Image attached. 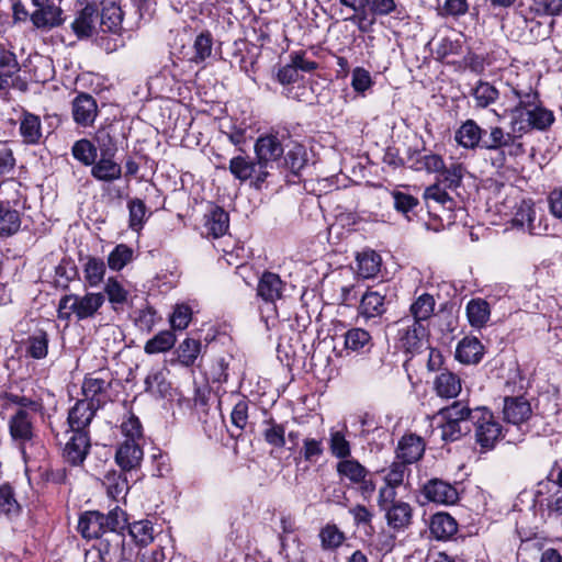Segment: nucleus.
<instances>
[{"label":"nucleus","instance_id":"30","mask_svg":"<svg viewBox=\"0 0 562 562\" xmlns=\"http://www.w3.org/2000/svg\"><path fill=\"white\" fill-rule=\"evenodd\" d=\"M484 356V346L474 336H465L456 348V359L463 364H477Z\"/></svg>","mask_w":562,"mask_h":562},{"label":"nucleus","instance_id":"14","mask_svg":"<svg viewBox=\"0 0 562 562\" xmlns=\"http://www.w3.org/2000/svg\"><path fill=\"white\" fill-rule=\"evenodd\" d=\"M19 134L25 146H38L44 143L43 126L40 115L22 109L19 115Z\"/></svg>","mask_w":562,"mask_h":562},{"label":"nucleus","instance_id":"12","mask_svg":"<svg viewBox=\"0 0 562 562\" xmlns=\"http://www.w3.org/2000/svg\"><path fill=\"white\" fill-rule=\"evenodd\" d=\"M99 114L98 102L88 92H77L71 101V115L74 122L80 127H90Z\"/></svg>","mask_w":562,"mask_h":562},{"label":"nucleus","instance_id":"18","mask_svg":"<svg viewBox=\"0 0 562 562\" xmlns=\"http://www.w3.org/2000/svg\"><path fill=\"white\" fill-rule=\"evenodd\" d=\"M286 283L278 273L263 271L257 284V296L265 303L274 305L278 300L284 296Z\"/></svg>","mask_w":562,"mask_h":562},{"label":"nucleus","instance_id":"61","mask_svg":"<svg viewBox=\"0 0 562 562\" xmlns=\"http://www.w3.org/2000/svg\"><path fill=\"white\" fill-rule=\"evenodd\" d=\"M101 519V512L99 510H87L79 516L78 531L85 539H94L100 537L99 524Z\"/></svg>","mask_w":562,"mask_h":562},{"label":"nucleus","instance_id":"54","mask_svg":"<svg viewBox=\"0 0 562 562\" xmlns=\"http://www.w3.org/2000/svg\"><path fill=\"white\" fill-rule=\"evenodd\" d=\"M339 2L355 12L350 20L357 23L360 32L368 33L372 30L374 21H369L368 19V0H339Z\"/></svg>","mask_w":562,"mask_h":562},{"label":"nucleus","instance_id":"60","mask_svg":"<svg viewBox=\"0 0 562 562\" xmlns=\"http://www.w3.org/2000/svg\"><path fill=\"white\" fill-rule=\"evenodd\" d=\"M381 257L374 250L363 251L357 256L358 274L363 279L375 277L380 271Z\"/></svg>","mask_w":562,"mask_h":562},{"label":"nucleus","instance_id":"58","mask_svg":"<svg viewBox=\"0 0 562 562\" xmlns=\"http://www.w3.org/2000/svg\"><path fill=\"white\" fill-rule=\"evenodd\" d=\"M71 155L82 166L91 167L98 158L97 146L88 138H80L72 144Z\"/></svg>","mask_w":562,"mask_h":562},{"label":"nucleus","instance_id":"8","mask_svg":"<svg viewBox=\"0 0 562 562\" xmlns=\"http://www.w3.org/2000/svg\"><path fill=\"white\" fill-rule=\"evenodd\" d=\"M419 494L424 497L423 503L454 505L460 499L457 486L439 477L427 480L420 486Z\"/></svg>","mask_w":562,"mask_h":562},{"label":"nucleus","instance_id":"24","mask_svg":"<svg viewBox=\"0 0 562 562\" xmlns=\"http://www.w3.org/2000/svg\"><path fill=\"white\" fill-rule=\"evenodd\" d=\"M8 426L12 440L21 445L31 441L34 437L32 414L26 409H16L10 417Z\"/></svg>","mask_w":562,"mask_h":562},{"label":"nucleus","instance_id":"41","mask_svg":"<svg viewBox=\"0 0 562 562\" xmlns=\"http://www.w3.org/2000/svg\"><path fill=\"white\" fill-rule=\"evenodd\" d=\"M318 539L324 552H336L347 540V537L335 522H327L319 529Z\"/></svg>","mask_w":562,"mask_h":562},{"label":"nucleus","instance_id":"28","mask_svg":"<svg viewBox=\"0 0 562 562\" xmlns=\"http://www.w3.org/2000/svg\"><path fill=\"white\" fill-rule=\"evenodd\" d=\"M74 300L75 316L78 321L92 318L105 302L101 292H87L82 296L74 294Z\"/></svg>","mask_w":562,"mask_h":562},{"label":"nucleus","instance_id":"45","mask_svg":"<svg viewBox=\"0 0 562 562\" xmlns=\"http://www.w3.org/2000/svg\"><path fill=\"white\" fill-rule=\"evenodd\" d=\"M113 311L120 312L128 300V291L124 288L117 277H109L104 283L103 292Z\"/></svg>","mask_w":562,"mask_h":562},{"label":"nucleus","instance_id":"19","mask_svg":"<svg viewBox=\"0 0 562 562\" xmlns=\"http://www.w3.org/2000/svg\"><path fill=\"white\" fill-rule=\"evenodd\" d=\"M99 19V8L94 2H87L79 10L75 20L70 24V29L78 40H86L95 33V23Z\"/></svg>","mask_w":562,"mask_h":562},{"label":"nucleus","instance_id":"34","mask_svg":"<svg viewBox=\"0 0 562 562\" xmlns=\"http://www.w3.org/2000/svg\"><path fill=\"white\" fill-rule=\"evenodd\" d=\"M434 390L441 398H454L461 392V379L449 369H443L435 378Z\"/></svg>","mask_w":562,"mask_h":562},{"label":"nucleus","instance_id":"31","mask_svg":"<svg viewBox=\"0 0 562 562\" xmlns=\"http://www.w3.org/2000/svg\"><path fill=\"white\" fill-rule=\"evenodd\" d=\"M115 157L100 156L91 166V177L100 182L112 183L122 178V166L114 160Z\"/></svg>","mask_w":562,"mask_h":562},{"label":"nucleus","instance_id":"56","mask_svg":"<svg viewBox=\"0 0 562 562\" xmlns=\"http://www.w3.org/2000/svg\"><path fill=\"white\" fill-rule=\"evenodd\" d=\"M368 468L366 465L353 457L336 463L337 476L345 487L348 486V483H351V481H355L359 475H361Z\"/></svg>","mask_w":562,"mask_h":562},{"label":"nucleus","instance_id":"40","mask_svg":"<svg viewBox=\"0 0 562 562\" xmlns=\"http://www.w3.org/2000/svg\"><path fill=\"white\" fill-rule=\"evenodd\" d=\"M126 473L127 472H123L122 470H111L102 480L108 496L115 502L124 499L130 491Z\"/></svg>","mask_w":562,"mask_h":562},{"label":"nucleus","instance_id":"3","mask_svg":"<svg viewBox=\"0 0 562 562\" xmlns=\"http://www.w3.org/2000/svg\"><path fill=\"white\" fill-rule=\"evenodd\" d=\"M471 427L481 452L494 450L496 445L505 438V428L486 406L472 408Z\"/></svg>","mask_w":562,"mask_h":562},{"label":"nucleus","instance_id":"1","mask_svg":"<svg viewBox=\"0 0 562 562\" xmlns=\"http://www.w3.org/2000/svg\"><path fill=\"white\" fill-rule=\"evenodd\" d=\"M513 95L517 99L516 104L505 110L509 116L510 130L524 135L536 132H548L555 123V115L552 110L544 106L540 92L529 87L528 89L512 88Z\"/></svg>","mask_w":562,"mask_h":562},{"label":"nucleus","instance_id":"16","mask_svg":"<svg viewBox=\"0 0 562 562\" xmlns=\"http://www.w3.org/2000/svg\"><path fill=\"white\" fill-rule=\"evenodd\" d=\"M426 449V442L423 437L414 434H404L395 449L396 459L411 465L423 459Z\"/></svg>","mask_w":562,"mask_h":562},{"label":"nucleus","instance_id":"2","mask_svg":"<svg viewBox=\"0 0 562 562\" xmlns=\"http://www.w3.org/2000/svg\"><path fill=\"white\" fill-rule=\"evenodd\" d=\"M99 533L93 549L98 552L100 562H121L125 557L126 513L119 506L109 513H101Z\"/></svg>","mask_w":562,"mask_h":562},{"label":"nucleus","instance_id":"6","mask_svg":"<svg viewBox=\"0 0 562 562\" xmlns=\"http://www.w3.org/2000/svg\"><path fill=\"white\" fill-rule=\"evenodd\" d=\"M55 440L64 463L71 468L83 465L92 447L91 431L66 428L61 436L55 435Z\"/></svg>","mask_w":562,"mask_h":562},{"label":"nucleus","instance_id":"21","mask_svg":"<svg viewBox=\"0 0 562 562\" xmlns=\"http://www.w3.org/2000/svg\"><path fill=\"white\" fill-rule=\"evenodd\" d=\"M98 411H100V408H97L87 400H77L74 406L68 409L66 419L67 428L90 431V425Z\"/></svg>","mask_w":562,"mask_h":562},{"label":"nucleus","instance_id":"55","mask_svg":"<svg viewBox=\"0 0 562 562\" xmlns=\"http://www.w3.org/2000/svg\"><path fill=\"white\" fill-rule=\"evenodd\" d=\"M0 398L7 401L9 404L16 405L19 407L18 409L29 411L30 414H40L43 416L45 413V405L42 397L31 398L12 392H3Z\"/></svg>","mask_w":562,"mask_h":562},{"label":"nucleus","instance_id":"48","mask_svg":"<svg viewBox=\"0 0 562 562\" xmlns=\"http://www.w3.org/2000/svg\"><path fill=\"white\" fill-rule=\"evenodd\" d=\"M145 392L157 398L172 396L171 383L167 380L162 370L150 371L145 379Z\"/></svg>","mask_w":562,"mask_h":562},{"label":"nucleus","instance_id":"46","mask_svg":"<svg viewBox=\"0 0 562 562\" xmlns=\"http://www.w3.org/2000/svg\"><path fill=\"white\" fill-rule=\"evenodd\" d=\"M367 12L369 21H374L376 18L395 15L400 18L404 12V7L398 0H368Z\"/></svg>","mask_w":562,"mask_h":562},{"label":"nucleus","instance_id":"32","mask_svg":"<svg viewBox=\"0 0 562 562\" xmlns=\"http://www.w3.org/2000/svg\"><path fill=\"white\" fill-rule=\"evenodd\" d=\"M519 12L526 22L537 16H559L562 14V0H531L527 8L521 4Z\"/></svg>","mask_w":562,"mask_h":562},{"label":"nucleus","instance_id":"29","mask_svg":"<svg viewBox=\"0 0 562 562\" xmlns=\"http://www.w3.org/2000/svg\"><path fill=\"white\" fill-rule=\"evenodd\" d=\"M383 512L387 526L395 531L404 530L413 522V507L404 501H397Z\"/></svg>","mask_w":562,"mask_h":562},{"label":"nucleus","instance_id":"50","mask_svg":"<svg viewBox=\"0 0 562 562\" xmlns=\"http://www.w3.org/2000/svg\"><path fill=\"white\" fill-rule=\"evenodd\" d=\"M85 259L86 261L82 266L85 281L89 286L95 288L104 280L106 263L102 258L91 255L86 256Z\"/></svg>","mask_w":562,"mask_h":562},{"label":"nucleus","instance_id":"37","mask_svg":"<svg viewBox=\"0 0 562 562\" xmlns=\"http://www.w3.org/2000/svg\"><path fill=\"white\" fill-rule=\"evenodd\" d=\"M24 355L34 360L45 359L48 355L49 336L42 328L35 329L23 341Z\"/></svg>","mask_w":562,"mask_h":562},{"label":"nucleus","instance_id":"57","mask_svg":"<svg viewBox=\"0 0 562 562\" xmlns=\"http://www.w3.org/2000/svg\"><path fill=\"white\" fill-rule=\"evenodd\" d=\"M134 260V249L127 244H117L108 255L110 270L120 272Z\"/></svg>","mask_w":562,"mask_h":562},{"label":"nucleus","instance_id":"44","mask_svg":"<svg viewBox=\"0 0 562 562\" xmlns=\"http://www.w3.org/2000/svg\"><path fill=\"white\" fill-rule=\"evenodd\" d=\"M55 277L54 286L61 291H68L70 283L79 278V270L74 259L63 257L55 267Z\"/></svg>","mask_w":562,"mask_h":562},{"label":"nucleus","instance_id":"11","mask_svg":"<svg viewBox=\"0 0 562 562\" xmlns=\"http://www.w3.org/2000/svg\"><path fill=\"white\" fill-rule=\"evenodd\" d=\"M502 414L505 423L520 426L530 419L531 404L525 394H506L503 398Z\"/></svg>","mask_w":562,"mask_h":562},{"label":"nucleus","instance_id":"49","mask_svg":"<svg viewBox=\"0 0 562 562\" xmlns=\"http://www.w3.org/2000/svg\"><path fill=\"white\" fill-rule=\"evenodd\" d=\"M465 167L462 162H452L449 166L443 164V168L436 171L437 182L442 184L445 189L457 190L462 184Z\"/></svg>","mask_w":562,"mask_h":562},{"label":"nucleus","instance_id":"62","mask_svg":"<svg viewBox=\"0 0 562 562\" xmlns=\"http://www.w3.org/2000/svg\"><path fill=\"white\" fill-rule=\"evenodd\" d=\"M329 451L338 461L348 460L351 456V443L341 430L330 429L328 439Z\"/></svg>","mask_w":562,"mask_h":562},{"label":"nucleus","instance_id":"47","mask_svg":"<svg viewBox=\"0 0 562 562\" xmlns=\"http://www.w3.org/2000/svg\"><path fill=\"white\" fill-rule=\"evenodd\" d=\"M469 324L474 328H482L490 321L491 307L486 300L471 299L465 307Z\"/></svg>","mask_w":562,"mask_h":562},{"label":"nucleus","instance_id":"36","mask_svg":"<svg viewBox=\"0 0 562 562\" xmlns=\"http://www.w3.org/2000/svg\"><path fill=\"white\" fill-rule=\"evenodd\" d=\"M21 213L11 206L10 201L0 200V238H9L21 229Z\"/></svg>","mask_w":562,"mask_h":562},{"label":"nucleus","instance_id":"59","mask_svg":"<svg viewBox=\"0 0 562 562\" xmlns=\"http://www.w3.org/2000/svg\"><path fill=\"white\" fill-rule=\"evenodd\" d=\"M133 541L140 546H148L154 540V526L153 522L145 519L130 524L127 521L126 529Z\"/></svg>","mask_w":562,"mask_h":562},{"label":"nucleus","instance_id":"27","mask_svg":"<svg viewBox=\"0 0 562 562\" xmlns=\"http://www.w3.org/2000/svg\"><path fill=\"white\" fill-rule=\"evenodd\" d=\"M101 7V11H99L101 32L119 34L122 30L124 15L121 7L111 0L102 1Z\"/></svg>","mask_w":562,"mask_h":562},{"label":"nucleus","instance_id":"43","mask_svg":"<svg viewBox=\"0 0 562 562\" xmlns=\"http://www.w3.org/2000/svg\"><path fill=\"white\" fill-rule=\"evenodd\" d=\"M93 140L95 143L97 150H100V156L115 157L119 150V146L115 126L113 124H109L98 128V131L94 134Z\"/></svg>","mask_w":562,"mask_h":562},{"label":"nucleus","instance_id":"13","mask_svg":"<svg viewBox=\"0 0 562 562\" xmlns=\"http://www.w3.org/2000/svg\"><path fill=\"white\" fill-rule=\"evenodd\" d=\"M256 158L269 170L274 161L280 160L284 154V147L278 134L260 135L254 146Z\"/></svg>","mask_w":562,"mask_h":562},{"label":"nucleus","instance_id":"25","mask_svg":"<svg viewBox=\"0 0 562 562\" xmlns=\"http://www.w3.org/2000/svg\"><path fill=\"white\" fill-rule=\"evenodd\" d=\"M35 8L31 15V23L36 30H52L65 22L60 7L46 3Z\"/></svg>","mask_w":562,"mask_h":562},{"label":"nucleus","instance_id":"5","mask_svg":"<svg viewBox=\"0 0 562 562\" xmlns=\"http://www.w3.org/2000/svg\"><path fill=\"white\" fill-rule=\"evenodd\" d=\"M472 408L463 401H454L451 405L439 411V416L443 423L439 426L441 429V439L445 442H454L472 431L471 427Z\"/></svg>","mask_w":562,"mask_h":562},{"label":"nucleus","instance_id":"42","mask_svg":"<svg viewBox=\"0 0 562 562\" xmlns=\"http://www.w3.org/2000/svg\"><path fill=\"white\" fill-rule=\"evenodd\" d=\"M345 348L350 351L367 353L373 347L371 334L363 328L353 327L348 329L345 335Z\"/></svg>","mask_w":562,"mask_h":562},{"label":"nucleus","instance_id":"51","mask_svg":"<svg viewBox=\"0 0 562 562\" xmlns=\"http://www.w3.org/2000/svg\"><path fill=\"white\" fill-rule=\"evenodd\" d=\"M470 94L475 101L476 109H486L499 98L498 89L485 80H479L471 89Z\"/></svg>","mask_w":562,"mask_h":562},{"label":"nucleus","instance_id":"38","mask_svg":"<svg viewBox=\"0 0 562 562\" xmlns=\"http://www.w3.org/2000/svg\"><path fill=\"white\" fill-rule=\"evenodd\" d=\"M22 512L23 507L16 498L14 487L9 482L0 484V517L13 521Z\"/></svg>","mask_w":562,"mask_h":562},{"label":"nucleus","instance_id":"53","mask_svg":"<svg viewBox=\"0 0 562 562\" xmlns=\"http://www.w3.org/2000/svg\"><path fill=\"white\" fill-rule=\"evenodd\" d=\"M231 348L228 347L224 355L215 357L210 366L206 374L212 383L223 384L228 381V369L231 361L234 359Z\"/></svg>","mask_w":562,"mask_h":562},{"label":"nucleus","instance_id":"23","mask_svg":"<svg viewBox=\"0 0 562 562\" xmlns=\"http://www.w3.org/2000/svg\"><path fill=\"white\" fill-rule=\"evenodd\" d=\"M109 387H111V381L106 382L102 378L86 375L81 385V392L85 396L82 400H87L97 408L102 409L111 401L108 392Z\"/></svg>","mask_w":562,"mask_h":562},{"label":"nucleus","instance_id":"22","mask_svg":"<svg viewBox=\"0 0 562 562\" xmlns=\"http://www.w3.org/2000/svg\"><path fill=\"white\" fill-rule=\"evenodd\" d=\"M484 136H486V130L482 128L473 119L462 122L454 132V140L467 150L482 149Z\"/></svg>","mask_w":562,"mask_h":562},{"label":"nucleus","instance_id":"7","mask_svg":"<svg viewBox=\"0 0 562 562\" xmlns=\"http://www.w3.org/2000/svg\"><path fill=\"white\" fill-rule=\"evenodd\" d=\"M228 170L234 179L240 183L249 182V186L256 190H261L266 184L269 170L255 157L248 155H238L229 160Z\"/></svg>","mask_w":562,"mask_h":562},{"label":"nucleus","instance_id":"20","mask_svg":"<svg viewBox=\"0 0 562 562\" xmlns=\"http://www.w3.org/2000/svg\"><path fill=\"white\" fill-rule=\"evenodd\" d=\"M406 162L412 170L426 171L427 173H434L443 168L442 156L426 148H408Z\"/></svg>","mask_w":562,"mask_h":562},{"label":"nucleus","instance_id":"26","mask_svg":"<svg viewBox=\"0 0 562 562\" xmlns=\"http://www.w3.org/2000/svg\"><path fill=\"white\" fill-rule=\"evenodd\" d=\"M387 311L385 294L369 288L360 297L358 316L371 319L381 317Z\"/></svg>","mask_w":562,"mask_h":562},{"label":"nucleus","instance_id":"15","mask_svg":"<svg viewBox=\"0 0 562 562\" xmlns=\"http://www.w3.org/2000/svg\"><path fill=\"white\" fill-rule=\"evenodd\" d=\"M144 459L142 441L123 440L115 450L114 460L123 472H131L140 468Z\"/></svg>","mask_w":562,"mask_h":562},{"label":"nucleus","instance_id":"35","mask_svg":"<svg viewBox=\"0 0 562 562\" xmlns=\"http://www.w3.org/2000/svg\"><path fill=\"white\" fill-rule=\"evenodd\" d=\"M391 196L394 210L408 222L414 221L423 209L419 199L411 193L393 190Z\"/></svg>","mask_w":562,"mask_h":562},{"label":"nucleus","instance_id":"52","mask_svg":"<svg viewBox=\"0 0 562 562\" xmlns=\"http://www.w3.org/2000/svg\"><path fill=\"white\" fill-rule=\"evenodd\" d=\"M435 299L429 293H423L416 297L409 306V313L413 317V322L423 323L429 321L435 311Z\"/></svg>","mask_w":562,"mask_h":562},{"label":"nucleus","instance_id":"10","mask_svg":"<svg viewBox=\"0 0 562 562\" xmlns=\"http://www.w3.org/2000/svg\"><path fill=\"white\" fill-rule=\"evenodd\" d=\"M429 537L440 542L457 541L459 538V522L447 512H437L428 520Z\"/></svg>","mask_w":562,"mask_h":562},{"label":"nucleus","instance_id":"33","mask_svg":"<svg viewBox=\"0 0 562 562\" xmlns=\"http://www.w3.org/2000/svg\"><path fill=\"white\" fill-rule=\"evenodd\" d=\"M204 218V228L209 237L220 238L229 229V214L220 205H213Z\"/></svg>","mask_w":562,"mask_h":562},{"label":"nucleus","instance_id":"64","mask_svg":"<svg viewBox=\"0 0 562 562\" xmlns=\"http://www.w3.org/2000/svg\"><path fill=\"white\" fill-rule=\"evenodd\" d=\"M201 350L202 345L200 339L186 338L176 350L178 361L184 367H192L200 356Z\"/></svg>","mask_w":562,"mask_h":562},{"label":"nucleus","instance_id":"9","mask_svg":"<svg viewBox=\"0 0 562 562\" xmlns=\"http://www.w3.org/2000/svg\"><path fill=\"white\" fill-rule=\"evenodd\" d=\"M429 328L427 324L415 323L402 327L397 331L401 348L406 355H418L428 348Z\"/></svg>","mask_w":562,"mask_h":562},{"label":"nucleus","instance_id":"63","mask_svg":"<svg viewBox=\"0 0 562 562\" xmlns=\"http://www.w3.org/2000/svg\"><path fill=\"white\" fill-rule=\"evenodd\" d=\"M347 488L355 490L363 501L369 502L376 491L375 473L367 469L355 481L348 483Z\"/></svg>","mask_w":562,"mask_h":562},{"label":"nucleus","instance_id":"17","mask_svg":"<svg viewBox=\"0 0 562 562\" xmlns=\"http://www.w3.org/2000/svg\"><path fill=\"white\" fill-rule=\"evenodd\" d=\"M261 422V438L272 449H283L286 445V422L279 423L272 414L265 409ZM270 456L273 457V450Z\"/></svg>","mask_w":562,"mask_h":562},{"label":"nucleus","instance_id":"39","mask_svg":"<svg viewBox=\"0 0 562 562\" xmlns=\"http://www.w3.org/2000/svg\"><path fill=\"white\" fill-rule=\"evenodd\" d=\"M308 161L307 151L304 145L295 143L283 156V166L290 171L291 176L297 180L293 182H300L302 177V170L306 167Z\"/></svg>","mask_w":562,"mask_h":562},{"label":"nucleus","instance_id":"4","mask_svg":"<svg viewBox=\"0 0 562 562\" xmlns=\"http://www.w3.org/2000/svg\"><path fill=\"white\" fill-rule=\"evenodd\" d=\"M482 149L496 150V157L492 158V165L503 168L506 164V154L518 157L526 153L524 143L518 133L506 132L502 126H491L483 137Z\"/></svg>","mask_w":562,"mask_h":562}]
</instances>
